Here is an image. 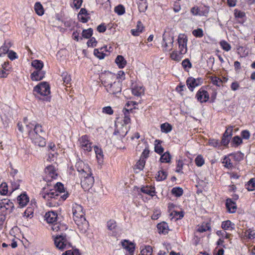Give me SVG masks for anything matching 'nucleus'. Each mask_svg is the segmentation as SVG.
Here are the masks:
<instances>
[{
  "instance_id": "nucleus-58",
  "label": "nucleus",
  "mask_w": 255,
  "mask_h": 255,
  "mask_svg": "<svg viewBox=\"0 0 255 255\" xmlns=\"http://www.w3.org/2000/svg\"><path fill=\"white\" fill-rule=\"evenodd\" d=\"M147 8L146 2L139 3L138 4V9L140 12H144Z\"/></svg>"
},
{
  "instance_id": "nucleus-15",
  "label": "nucleus",
  "mask_w": 255,
  "mask_h": 255,
  "mask_svg": "<svg viewBox=\"0 0 255 255\" xmlns=\"http://www.w3.org/2000/svg\"><path fill=\"white\" fill-rule=\"evenodd\" d=\"M13 208V203L8 199H4L0 201V209H2V211L5 209L9 212H12Z\"/></svg>"
},
{
  "instance_id": "nucleus-31",
  "label": "nucleus",
  "mask_w": 255,
  "mask_h": 255,
  "mask_svg": "<svg viewBox=\"0 0 255 255\" xmlns=\"http://www.w3.org/2000/svg\"><path fill=\"white\" fill-rule=\"evenodd\" d=\"M171 156L169 152L167 151L161 155L160 160L163 163H169L171 161Z\"/></svg>"
},
{
  "instance_id": "nucleus-11",
  "label": "nucleus",
  "mask_w": 255,
  "mask_h": 255,
  "mask_svg": "<svg viewBox=\"0 0 255 255\" xmlns=\"http://www.w3.org/2000/svg\"><path fill=\"white\" fill-rule=\"evenodd\" d=\"M80 147L85 151H90L92 149V142L87 135L81 136L79 139Z\"/></svg>"
},
{
  "instance_id": "nucleus-17",
  "label": "nucleus",
  "mask_w": 255,
  "mask_h": 255,
  "mask_svg": "<svg viewBox=\"0 0 255 255\" xmlns=\"http://www.w3.org/2000/svg\"><path fill=\"white\" fill-rule=\"evenodd\" d=\"M36 136L32 134L31 137H29L32 142L36 145L40 147H44L46 145V141L45 139L42 137L41 135L35 134Z\"/></svg>"
},
{
  "instance_id": "nucleus-2",
  "label": "nucleus",
  "mask_w": 255,
  "mask_h": 255,
  "mask_svg": "<svg viewBox=\"0 0 255 255\" xmlns=\"http://www.w3.org/2000/svg\"><path fill=\"white\" fill-rule=\"evenodd\" d=\"M54 242L56 247L61 251L72 248V245L65 235H57L54 239Z\"/></svg>"
},
{
  "instance_id": "nucleus-46",
  "label": "nucleus",
  "mask_w": 255,
  "mask_h": 255,
  "mask_svg": "<svg viewBox=\"0 0 255 255\" xmlns=\"http://www.w3.org/2000/svg\"><path fill=\"white\" fill-rule=\"evenodd\" d=\"M103 49V48H101L100 49L101 51L98 49H95L94 51V55L100 59H103L106 55V54L104 53V51H102Z\"/></svg>"
},
{
  "instance_id": "nucleus-21",
  "label": "nucleus",
  "mask_w": 255,
  "mask_h": 255,
  "mask_svg": "<svg viewBox=\"0 0 255 255\" xmlns=\"http://www.w3.org/2000/svg\"><path fill=\"white\" fill-rule=\"evenodd\" d=\"M57 215L53 211L46 213L45 215V220L48 223L53 224L56 221Z\"/></svg>"
},
{
  "instance_id": "nucleus-55",
  "label": "nucleus",
  "mask_w": 255,
  "mask_h": 255,
  "mask_svg": "<svg viewBox=\"0 0 255 255\" xmlns=\"http://www.w3.org/2000/svg\"><path fill=\"white\" fill-rule=\"evenodd\" d=\"M184 163L182 160H179L177 161L176 172L183 173L182 170L183 169Z\"/></svg>"
},
{
  "instance_id": "nucleus-41",
  "label": "nucleus",
  "mask_w": 255,
  "mask_h": 255,
  "mask_svg": "<svg viewBox=\"0 0 255 255\" xmlns=\"http://www.w3.org/2000/svg\"><path fill=\"white\" fill-rule=\"evenodd\" d=\"M8 192V186L5 182H2L0 185V194L1 195H6Z\"/></svg>"
},
{
  "instance_id": "nucleus-9",
  "label": "nucleus",
  "mask_w": 255,
  "mask_h": 255,
  "mask_svg": "<svg viewBox=\"0 0 255 255\" xmlns=\"http://www.w3.org/2000/svg\"><path fill=\"white\" fill-rule=\"evenodd\" d=\"M187 38L184 34H180L178 37V43L179 49V53L183 55L186 53L187 51Z\"/></svg>"
},
{
  "instance_id": "nucleus-13",
  "label": "nucleus",
  "mask_w": 255,
  "mask_h": 255,
  "mask_svg": "<svg viewBox=\"0 0 255 255\" xmlns=\"http://www.w3.org/2000/svg\"><path fill=\"white\" fill-rule=\"evenodd\" d=\"M202 80L201 78L195 79L190 77L187 78L186 84L190 91H193L194 89L201 85Z\"/></svg>"
},
{
  "instance_id": "nucleus-18",
  "label": "nucleus",
  "mask_w": 255,
  "mask_h": 255,
  "mask_svg": "<svg viewBox=\"0 0 255 255\" xmlns=\"http://www.w3.org/2000/svg\"><path fill=\"white\" fill-rule=\"evenodd\" d=\"M45 172L46 174V177L48 180H51L52 179H55L57 176L55 168L52 165H49L47 166L45 169Z\"/></svg>"
},
{
  "instance_id": "nucleus-33",
  "label": "nucleus",
  "mask_w": 255,
  "mask_h": 255,
  "mask_svg": "<svg viewBox=\"0 0 255 255\" xmlns=\"http://www.w3.org/2000/svg\"><path fill=\"white\" fill-rule=\"evenodd\" d=\"M10 46V42H8L7 43L5 42L3 45L0 47V57L1 56L2 54L6 53L8 51Z\"/></svg>"
},
{
  "instance_id": "nucleus-34",
  "label": "nucleus",
  "mask_w": 255,
  "mask_h": 255,
  "mask_svg": "<svg viewBox=\"0 0 255 255\" xmlns=\"http://www.w3.org/2000/svg\"><path fill=\"white\" fill-rule=\"evenodd\" d=\"M34 207L32 205L27 208L23 213V217L27 218H31L33 217Z\"/></svg>"
},
{
  "instance_id": "nucleus-10",
  "label": "nucleus",
  "mask_w": 255,
  "mask_h": 255,
  "mask_svg": "<svg viewBox=\"0 0 255 255\" xmlns=\"http://www.w3.org/2000/svg\"><path fill=\"white\" fill-rule=\"evenodd\" d=\"M107 92L111 94L116 95L122 91V83L119 80L115 81L106 88Z\"/></svg>"
},
{
  "instance_id": "nucleus-45",
  "label": "nucleus",
  "mask_w": 255,
  "mask_h": 255,
  "mask_svg": "<svg viewBox=\"0 0 255 255\" xmlns=\"http://www.w3.org/2000/svg\"><path fill=\"white\" fill-rule=\"evenodd\" d=\"M246 188L249 191H254L255 189V178H252L246 185Z\"/></svg>"
},
{
  "instance_id": "nucleus-26",
  "label": "nucleus",
  "mask_w": 255,
  "mask_h": 255,
  "mask_svg": "<svg viewBox=\"0 0 255 255\" xmlns=\"http://www.w3.org/2000/svg\"><path fill=\"white\" fill-rule=\"evenodd\" d=\"M115 62L120 68H123L127 64V61L122 55H118L115 59Z\"/></svg>"
},
{
  "instance_id": "nucleus-38",
  "label": "nucleus",
  "mask_w": 255,
  "mask_h": 255,
  "mask_svg": "<svg viewBox=\"0 0 255 255\" xmlns=\"http://www.w3.org/2000/svg\"><path fill=\"white\" fill-rule=\"evenodd\" d=\"M155 142L157 143L155 144V147H154V150L155 151L159 154H161L164 151L163 148L162 147V146L160 145V141L159 140H155Z\"/></svg>"
},
{
  "instance_id": "nucleus-36",
  "label": "nucleus",
  "mask_w": 255,
  "mask_h": 255,
  "mask_svg": "<svg viewBox=\"0 0 255 255\" xmlns=\"http://www.w3.org/2000/svg\"><path fill=\"white\" fill-rule=\"evenodd\" d=\"M61 76L63 82L65 85L70 84L71 81V76L67 72H63Z\"/></svg>"
},
{
  "instance_id": "nucleus-25",
  "label": "nucleus",
  "mask_w": 255,
  "mask_h": 255,
  "mask_svg": "<svg viewBox=\"0 0 255 255\" xmlns=\"http://www.w3.org/2000/svg\"><path fill=\"white\" fill-rule=\"evenodd\" d=\"M144 89L141 85H135L132 89V93L136 96L139 97L144 94Z\"/></svg>"
},
{
  "instance_id": "nucleus-53",
  "label": "nucleus",
  "mask_w": 255,
  "mask_h": 255,
  "mask_svg": "<svg viewBox=\"0 0 255 255\" xmlns=\"http://www.w3.org/2000/svg\"><path fill=\"white\" fill-rule=\"evenodd\" d=\"M193 35L196 37L201 38L203 36V31L201 28H198L197 29H195L192 31Z\"/></svg>"
},
{
  "instance_id": "nucleus-3",
  "label": "nucleus",
  "mask_w": 255,
  "mask_h": 255,
  "mask_svg": "<svg viewBox=\"0 0 255 255\" xmlns=\"http://www.w3.org/2000/svg\"><path fill=\"white\" fill-rule=\"evenodd\" d=\"M33 92L36 93V95H38L41 96L45 97L44 100L49 101L50 94V87L49 84L45 82H41L34 88Z\"/></svg>"
},
{
  "instance_id": "nucleus-27",
  "label": "nucleus",
  "mask_w": 255,
  "mask_h": 255,
  "mask_svg": "<svg viewBox=\"0 0 255 255\" xmlns=\"http://www.w3.org/2000/svg\"><path fill=\"white\" fill-rule=\"evenodd\" d=\"M222 228L225 230L232 231L235 229V224L230 220L222 222Z\"/></svg>"
},
{
  "instance_id": "nucleus-5",
  "label": "nucleus",
  "mask_w": 255,
  "mask_h": 255,
  "mask_svg": "<svg viewBox=\"0 0 255 255\" xmlns=\"http://www.w3.org/2000/svg\"><path fill=\"white\" fill-rule=\"evenodd\" d=\"M42 197L45 200H49L50 199H58L59 197L61 198L63 201L66 200L68 196V193H64L63 195H59L58 191L51 190L49 192H42L40 194Z\"/></svg>"
},
{
  "instance_id": "nucleus-63",
  "label": "nucleus",
  "mask_w": 255,
  "mask_h": 255,
  "mask_svg": "<svg viewBox=\"0 0 255 255\" xmlns=\"http://www.w3.org/2000/svg\"><path fill=\"white\" fill-rule=\"evenodd\" d=\"M191 12L194 15H200V8L198 7H193L191 9Z\"/></svg>"
},
{
  "instance_id": "nucleus-48",
  "label": "nucleus",
  "mask_w": 255,
  "mask_h": 255,
  "mask_svg": "<svg viewBox=\"0 0 255 255\" xmlns=\"http://www.w3.org/2000/svg\"><path fill=\"white\" fill-rule=\"evenodd\" d=\"M54 188L55 191H58L59 195H63V193H65L64 186L61 183H57Z\"/></svg>"
},
{
  "instance_id": "nucleus-14",
  "label": "nucleus",
  "mask_w": 255,
  "mask_h": 255,
  "mask_svg": "<svg viewBox=\"0 0 255 255\" xmlns=\"http://www.w3.org/2000/svg\"><path fill=\"white\" fill-rule=\"evenodd\" d=\"M122 245L123 248L127 252L126 255H133L135 250V245L133 243L125 240L122 242Z\"/></svg>"
},
{
  "instance_id": "nucleus-59",
  "label": "nucleus",
  "mask_w": 255,
  "mask_h": 255,
  "mask_svg": "<svg viewBox=\"0 0 255 255\" xmlns=\"http://www.w3.org/2000/svg\"><path fill=\"white\" fill-rule=\"evenodd\" d=\"M182 65L184 69L190 68L191 67V63L188 59H185L182 62Z\"/></svg>"
},
{
  "instance_id": "nucleus-64",
  "label": "nucleus",
  "mask_w": 255,
  "mask_h": 255,
  "mask_svg": "<svg viewBox=\"0 0 255 255\" xmlns=\"http://www.w3.org/2000/svg\"><path fill=\"white\" fill-rule=\"evenodd\" d=\"M103 112L109 115H112L113 114V110L111 107L108 106L103 108Z\"/></svg>"
},
{
  "instance_id": "nucleus-7",
  "label": "nucleus",
  "mask_w": 255,
  "mask_h": 255,
  "mask_svg": "<svg viewBox=\"0 0 255 255\" xmlns=\"http://www.w3.org/2000/svg\"><path fill=\"white\" fill-rule=\"evenodd\" d=\"M75 168L79 173L80 177L82 175H86V174L91 173V170L88 165L86 164L82 160H79L76 162Z\"/></svg>"
},
{
  "instance_id": "nucleus-4",
  "label": "nucleus",
  "mask_w": 255,
  "mask_h": 255,
  "mask_svg": "<svg viewBox=\"0 0 255 255\" xmlns=\"http://www.w3.org/2000/svg\"><path fill=\"white\" fill-rule=\"evenodd\" d=\"M27 120L26 118L24 119L26 130L28 132L29 137H31L32 134L34 135V136H36L35 134L42 135L44 134L41 125L39 124L34 125L31 123L27 124Z\"/></svg>"
},
{
  "instance_id": "nucleus-47",
  "label": "nucleus",
  "mask_w": 255,
  "mask_h": 255,
  "mask_svg": "<svg viewBox=\"0 0 255 255\" xmlns=\"http://www.w3.org/2000/svg\"><path fill=\"white\" fill-rule=\"evenodd\" d=\"M172 193L176 197H180L183 194V190L180 187H174L171 190Z\"/></svg>"
},
{
  "instance_id": "nucleus-37",
  "label": "nucleus",
  "mask_w": 255,
  "mask_h": 255,
  "mask_svg": "<svg viewBox=\"0 0 255 255\" xmlns=\"http://www.w3.org/2000/svg\"><path fill=\"white\" fill-rule=\"evenodd\" d=\"M167 177V173L163 170H160L158 172V174L155 176L157 181H162L165 180Z\"/></svg>"
},
{
  "instance_id": "nucleus-54",
  "label": "nucleus",
  "mask_w": 255,
  "mask_h": 255,
  "mask_svg": "<svg viewBox=\"0 0 255 255\" xmlns=\"http://www.w3.org/2000/svg\"><path fill=\"white\" fill-rule=\"evenodd\" d=\"M220 45L222 48L226 51L230 50L231 45L226 41L223 40L220 42Z\"/></svg>"
},
{
  "instance_id": "nucleus-30",
  "label": "nucleus",
  "mask_w": 255,
  "mask_h": 255,
  "mask_svg": "<svg viewBox=\"0 0 255 255\" xmlns=\"http://www.w3.org/2000/svg\"><path fill=\"white\" fill-rule=\"evenodd\" d=\"M34 10L38 15H42L44 14V8L39 2H36L34 4Z\"/></svg>"
},
{
  "instance_id": "nucleus-12",
  "label": "nucleus",
  "mask_w": 255,
  "mask_h": 255,
  "mask_svg": "<svg viewBox=\"0 0 255 255\" xmlns=\"http://www.w3.org/2000/svg\"><path fill=\"white\" fill-rule=\"evenodd\" d=\"M174 38L172 36L167 34H163L162 45L165 48V50H170L173 45Z\"/></svg>"
},
{
  "instance_id": "nucleus-61",
  "label": "nucleus",
  "mask_w": 255,
  "mask_h": 255,
  "mask_svg": "<svg viewBox=\"0 0 255 255\" xmlns=\"http://www.w3.org/2000/svg\"><path fill=\"white\" fill-rule=\"evenodd\" d=\"M97 42L94 37H92L90 40L87 41V45L89 47H95L96 45Z\"/></svg>"
},
{
  "instance_id": "nucleus-6",
  "label": "nucleus",
  "mask_w": 255,
  "mask_h": 255,
  "mask_svg": "<svg viewBox=\"0 0 255 255\" xmlns=\"http://www.w3.org/2000/svg\"><path fill=\"white\" fill-rule=\"evenodd\" d=\"M81 178V184L82 188L85 190H88L93 185L94 183V177L92 176V172L90 174H86V175H82Z\"/></svg>"
},
{
  "instance_id": "nucleus-23",
  "label": "nucleus",
  "mask_w": 255,
  "mask_h": 255,
  "mask_svg": "<svg viewBox=\"0 0 255 255\" xmlns=\"http://www.w3.org/2000/svg\"><path fill=\"white\" fill-rule=\"evenodd\" d=\"M17 201L21 207H24L29 202V198L26 194H22L18 196Z\"/></svg>"
},
{
  "instance_id": "nucleus-8",
  "label": "nucleus",
  "mask_w": 255,
  "mask_h": 255,
  "mask_svg": "<svg viewBox=\"0 0 255 255\" xmlns=\"http://www.w3.org/2000/svg\"><path fill=\"white\" fill-rule=\"evenodd\" d=\"M101 78L102 84L106 88L109 86L111 83H113L116 79H118L117 76L111 72L102 74Z\"/></svg>"
},
{
  "instance_id": "nucleus-20",
  "label": "nucleus",
  "mask_w": 255,
  "mask_h": 255,
  "mask_svg": "<svg viewBox=\"0 0 255 255\" xmlns=\"http://www.w3.org/2000/svg\"><path fill=\"white\" fill-rule=\"evenodd\" d=\"M89 13H88L87 10L84 8H82L80 9V11L78 14V18L83 23H86L88 21L89 19L88 16Z\"/></svg>"
},
{
  "instance_id": "nucleus-50",
  "label": "nucleus",
  "mask_w": 255,
  "mask_h": 255,
  "mask_svg": "<svg viewBox=\"0 0 255 255\" xmlns=\"http://www.w3.org/2000/svg\"><path fill=\"white\" fill-rule=\"evenodd\" d=\"M170 57L172 60L176 61H180L182 58L181 54H178L177 51H172V52L170 54Z\"/></svg>"
},
{
  "instance_id": "nucleus-42",
  "label": "nucleus",
  "mask_w": 255,
  "mask_h": 255,
  "mask_svg": "<svg viewBox=\"0 0 255 255\" xmlns=\"http://www.w3.org/2000/svg\"><path fill=\"white\" fill-rule=\"evenodd\" d=\"M128 131L126 130V128L124 126H122L121 128V129L120 131L119 129L115 130L114 131V134L117 135L119 134L121 138H123L125 136V135L127 134Z\"/></svg>"
},
{
  "instance_id": "nucleus-16",
  "label": "nucleus",
  "mask_w": 255,
  "mask_h": 255,
  "mask_svg": "<svg viewBox=\"0 0 255 255\" xmlns=\"http://www.w3.org/2000/svg\"><path fill=\"white\" fill-rule=\"evenodd\" d=\"M196 97L198 101L201 103L206 102L209 98V95L207 91L200 89L197 93Z\"/></svg>"
},
{
  "instance_id": "nucleus-49",
  "label": "nucleus",
  "mask_w": 255,
  "mask_h": 255,
  "mask_svg": "<svg viewBox=\"0 0 255 255\" xmlns=\"http://www.w3.org/2000/svg\"><path fill=\"white\" fill-rule=\"evenodd\" d=\"M195 162L197 166L200 167L204 164V159L202 155H198L195 159Z\"/></svg>"
},
{
  "instance_id": "nucleus-1",
  "label": "nucleus",
  "mask_w": 255,
  "mask_h": 255,
  "mask_svg": "<svg viewBox=\"0 0 255 255\" xmlns=\"http://www.w3.org/2000/svg\"><path fill=\"white\" fill-rule=\"evenodd\" d=\"M72 211L73 219L78 228L82 231L85 232L88 223L84 217L85 214L82 207L80 205L74 203L72 205Z\"/></svg>"
},
{
  "instance_id": "nucleus-35",
  "label": "nucleus",
  "mask_w": 255,
  "mask_h": 255,
  "mask_svg": "<svg viewBox=\"0 0 255 255\" xmlns=\"http://www.w3.org/2000/svg\"><path fill=\"white\" fill-rule=\"evenodd\" d=\"M141 255H151L152 253V248L150 246H146L141 250Z\"/></svg>"
},
{
  "instance_id": "nucleus-40",
  "label": "nucleus",
  "mask_w": 255,
  "mask_h": 255,
  "mask_svg": "<svg viewBox=\"0 0 255 255\" xmlns=\"http://www.w3.org/2000/svg\"><path fill=\"white\" fill-rule=\"evenodd\" d=\"M82 37L86 39L90 38L93 34V29L91 28L84 29L82 31Z\"/></svg>"
},
{
  "instance_id": "nucleus-51",
  "label": "nucleus",
  "mask_w": 255,
  "mask_h": 255,
  "mask_svg": "<svg viewBox=\"0 0 255 255\" xmlns=\"http://www.w3.org/2000/svg\"><path fill=\"white\" fill-rule=\"evenodd\" d=\"M62 255H80L78 250H68L62 254Z\"/></svg>"
},
{
  "instance_id": "nucleus-39",
  "label": "nucleus",
  "mask_w": 255,
  "mask_h": 255,
  "mask_svg": "<svg viewBox=\"0 0 255 255\" xmlns=\"http://www.w3.org/2000/svg\"><path fill=\"white\" fill-rule=\"evenodd\" d=\"M141 191L144 193L147 194L152 196H153V194L154 193V190H153V188L148 186L142 187L141 188Z\"/></svg>"
},
{
  "instance_id": "nucleus-24",
  "label": "nucleus",
  "mask_w": 255,
  "mask_h": 255,
  "mask_svg": "<svg viewBox=\"0 0 255 255\" xmlns=\"http://www.w3.org/2000/svg\"><path fill=\"white\" fill-rule=\"evenodd\" d=\"M226 206L229 212L233 213L236 212L237 206L235 203L231 199L226 200Z\"/></svg>"
},
{
  "instance_id": "nucleus-44",
  "label": "nucleus",
  "mask_w": 255,
  "mask_h": 255,
  "mask_svg": "<svg viewBox=\"0 0 255 255\" xmlns=\"http://www.w3.org/2000/svg\"><path fill=\"white\" fill-rule=\"evenodd\" d=\"M161 130L165 133L170 132L172 129L171 126L168 123H164L161 125Z\"/></svg>"
},
{
  "instance_id": "nucleus-19",
  "label": "nucleus",
  "mask_w": 255,
  "mask_h": 255,
  "mask_svg": "<svg viewBox=\"0 0 255 255\" xmlns=\"http://www.w3.org/2000/svg\"><path fill=\"white\" fill-rule=\"evenodd\" d=\"M45 74V72L42 70H35L31 73L30 77L32 81H40L44 77Z\"/></svg>"
},
{
  "instance_id": "nucleus-32",
  "label": "nucleus",
  "mask_w": 255,
  "mask_h": 255,
  "mask_svg": "<svg viewBox=\"0 0 255 255\" xmlns=\"http://www.w3.org/2000/svg\"><path fill=\"white\" fill-rule=\"evenodd\" d=\"M31 65L32 67L35 68L36 70H40L43 67V63L40 60H34L32 61Z\"/></svg>"
},
{
  "instance_id": "nucleus-60",
  "label": "nucleus",
  "mask_w": 255,
  "mask_h": 255,
  "mask_svg": "<svg viewBox=\"0 0 255 255\" xmlns=\"http://www.w3.org/2000/svg\"><path fill=\"white\" fill-rule=\"evenodd\" d=\"M94 150L97 158H100L103 157V152L101 148H99L97 146H95Z\"/></svg>"
},
{
  "instance_id": "nucleus-22",
  "label": "nucleus",
  "mask_w": 255,
  "mask_h": 255,
  "mask_svg": "<svg viewBox=\"0 0 255 255\" xmlns=\"http://www.w3.org/2000/svg\"><path fill=\"white\" fill-rule=\"evenodd\" d=\"M157 228L159 234L162 233L166 234L168 233L169 231L168 226L165 222H162L158 224L157 225Z\"/></svg>"
},
{
  "instance_id": "nucleus-28",
  "label": "nucleus",
  "mask_w": 255,
  "mask_h": 255,
  "mask_svg": "<svg viewBox=\"0 0 255 255\" xmlns=\"http://www.w3.org/2000/svg\"><path fill=\"white\" fill-rule=\"evenodd\" d=\"M51 228L53 231H63L66 230L67 228L64 225H62L59 223H54L51 226Z\"/></svg>"
},
{
  "instance_id": "nucleus-29",
  "label": "nucleus",
  "mask_w": 255,
  "mask_h": 255,
  "mask_svg": "<svg viewBox=\"0 0 255 255\" xmlns=\"http://www.w3.org/2000/svg\"><path fill=\"white\" fill-rule=\"evenodd\" d=\"M123 111L124 114V123L126 125L129 124L130 123V113L132 112V109L128 110L124 109Z\"/></svg>"
},
{
  "instance_id": "nucleus-57",
  "label": "nucleus",
  "mask_w": 255,
  "mask_h": 255,
  "mask_svg": "<svg viewBox=\"0 0 255 255\" xmlns=\"http://www.w3.org/2000/svg\"><path fill=\"white\" fill-rule=\"evenodd\" d=\"M116 227V222L114 220H110L107 222V227L109 230L113 231Z\"/></svg>"
},
{
  "instance_id": "nucleus-52",
  "label": "nucleus",
  "mask_w": 255,
  "mask_h": 255,
  "mask_svg": "<svg viewBox=\"0 0 255 255\" xmlns=\"http://www.w3.org/2000/svg\"><path fill=\"white\" fill-rule=\"evenodd\" d=\"M115 11L119 15L123 14L125 12V7L122 5H119L115 8Z\"/></svg>"
},
{
  "instance_id": "nucleus-43",
  "label": "nucleus",
  "mask_w": 255,
  "mask_h": 255,
  "mask_svg": "<svg viewBox=\"0 0 255 255\" xmlns=\"http://www.w3.org/2000/svg\"><path fill=\"white\" fill-rule=\"evenodd\" d=\"M211 82L214 85H216L217 86H218V87H220L221 86H223V81L222 80L216 77V76H215V77H212L211 78Z\"/></svg>"
},
{
  "instance_id": "nucleus-62",
  "label": "nucleus",
  "mask_w": 255,
  "mask_h": 255,
  "mask_svg": "<svg viewBox=\"0 0 255 255\" xmlns=\"http://www.w3.org/2000/svg\"><path fill=\"white\" fill-rule=\"evenodd\" d=\"M233 128V127H228L226 129V130L223 135H225L226 136H228V137L231 138V137L232 135Z\"/></svg>"
},
{
  "instance_id": "nucleus-56",
  "label": "nucleus",
  "mask_w": 255,
  "mask_h": 255,
  "mask_svg": "<svg viewBox=\"0 0 255 255\" xmlns=\"http://www.w3.org/2000/svg\"><path fill=\"white\" fill-rule=\"evenodd\" d=\"M145 163V161L144 159H140L136 164V168L138 169L139 170H142L143 167H144Z\"/></svg>"
}]
</instances>
